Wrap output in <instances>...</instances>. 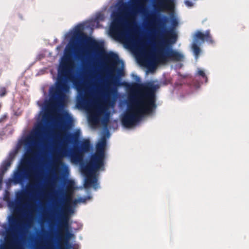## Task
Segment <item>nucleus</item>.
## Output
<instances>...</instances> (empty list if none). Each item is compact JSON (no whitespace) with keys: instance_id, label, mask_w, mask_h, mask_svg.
<instances>
[{"instance_id":"nucleus-11","label":"nucleus","mask_w":249,"mask_h":249,"mask_svg":"<svg viewBox=\"0 0 249 249\" xmlns=\"http://www.w3.org/2000/svg\"><path fill=\"white\" fill-rule=\"evenodd\" d=\"M110 33L114 37L121 39L126 35V31L122 22V17L120 13H113L112 21L110 27Z\"/></svg>"},{"instance_id":"nucleus-3","label":"nucleus","mask_w":249,"mask_h":249,"mask_svg":"<svg viewBox=\"0 0 249 249\" xmlns=\"http://www.w3.org/2000/svg\"><path fill=\"white\" fill-rule=\"evenodd\" d=\"M106 138L103 136L96 146V152L92 154L86 165L81 168V171L85 176L84 187L88 188L93 187L96 190L99 187L96 173L104 170Z\"/></svg>"},{"instance_id":"nucleus-12","label":"nucleus","mask_w":249,"mask_h":249,"mask_svg":"<svg viewBox=\"0 0 249 249\" xmlns=\"http://www.w3.org/2000/svg\"><path fill=\"white\" fill-rule=\"evenodd\" d=\"M45 127L42 123L38 124L36 127L32 136L29 138L28 142L30 145H36L43 139L45 134Z\"/></svg>"},{"instance_id":"nucleus-6","label":"nucleus","mask_w":249,"mask_h":249,"mask_svg":"<svg viewBox=\"0 0 249 249\" xmlns=\"http://www.w3.org/2000/svg\"><path fill=\"white\" fill-rule=\"evenodd\" d=\"M80 132L76 131L74 133L66 134L65 131H62L60 134V137L63 138V146L60 149L57 156V161L60 165H64L61 160L64 156H69L72 161L78 162L82 160L83 153L80 150L79 147L74 146L73 148L68 150L65 148V144L76 143L78 142Z\"/></svg>"},{"instance_id":"nucleus-13","label":"nucleus","mask_w":249,"mask_h":249,"mask_svg":"<svg viewBox=\"0 0 249 249\" xmlns=\"http://www.w3.org/2000/svg\"><path fill=\"white\" fill-rule=\"evenodd\" d=\"M205 40L210 43L213 42L210 31H206L205 34L199 31H196L194 36V42L200 44Z\"/></svg>"},{"instance_id":"nucleus-34","label":"nucleus","mask_w":249,"mask_h":249,"mask_svg":"<svg viewBox=\"0 0 249 249\" xmlns=\"http://www.w3.org/2000/svg\"><path fill=\"white\" fill-rule=\"evenodd\" d=\"M85 53H86V51H85L84 50L82 51V54H84Z\"/></svg>"},{"instance_id":"nucleus-24","label":"nucleus","mask_w":249,"mask_h":249,"mask_svg":"<svg viewBox=\"0 0 249 249\" xmlns=\"http://www.w3.org/2000/svg\"><path fill=\"white\" fill-rule=\"evenodd\" d=\"M133 2L138 5L139 8L142 11L144 8V6L140 3V0H135Z\"/></svg>"},{"instance_id":"nucleus-9","label":"nucleus","mask_w":249,"mask_h":249,"mask_svg":"<svg viewBox=\"0 0 249 249\" xmlns=\"http://www.w3.org/2000/svg\"><path fill=\"white\" fill-rule=\"evenodd\" d=\"M84 26L82 24L77 25L73 31L72 39L79 40L81 42H85L89 47L86 53H89L91 52L97 53L103 49V45L95 39L89 37L83 32Z\"/></svg>"},{"instance_id":"nucleus-10","label":"nucleus","mask_w":249,"mask_h":249,"mask_svg":"<svg viewBox=\"0 0 249 249\" xmlns=\"http://www.w3.org/2000/svg\"><path fill=\"white\" fill-rule=\"evenodd\" d=\"M120 83L119 77L114 75L111 71L109 75V80L105 85H102L100 88V92L103 94L107 101H109L110 97L117 93L116 87L122 85Z\"/></svg>"},{"instance_id":"nucleus-16","label":"nucleus","mask_w":249,"mask_h":249,"mask_svg":"<svg viewBox=\"0 0 249 249\" xmlns=\"http://www.w3.org/2000/svg\"><path fill=\"white\" fill-rule=\"evenodd\" d=\"M14 158V154H10L9 157L2 162L0 167V173L4 174V173L7 171L8 169L11 166Z\"/></svg>"},{"instance_id":"nucleus-14","label":"nucleus","mask_w":249,"mask_h":249,"mask_svg":"<svg viewBox=\"0 0 249 249\" xmlns=\"http://www.w3.org/2000/svg\"><path fill=\"white\" fill-rule=\"evenodd\" d=\"M175 0H159L158 6L160 10H172L174 7Z\"/></svg>"},{"instance_id":"nucleus-19","label":"nucleus","mask_w":249,"mask_h":249,"mask_svg":"<svg viewBox=\"0 0 249 249\" xmlns=\"http://www.w3.org/2000/svg\"><path fill=\"white\" fill-rule=\"evenodd\" d=\"M107 59L110 62L116 63L119 59V57L117 54L111 53L108 54Z\"/></svg>"},{"instance_id":"nucleus-31","label":"nucleus","mask_w":249,"mask_h":249,"mask_svg":"<svg viewBox=\"0 0 249 249\" xmlns=\"http://www.w3.org/2000/svg\"><path fill=\"white\" fill-rule=\"evenodd\" d=\"M6 115H4L0 118V122H2L6 118Z\"/></svg>"},{"instance_id":"nucleus-2","label":"nucleus","mask_w":249,"mask_h":249,"mask_svg":"<svg viewBox=\"0 0 249 249\" xmlns=\"http://www.w3.org/2000/svg\"><path fill=\"white\" fill-rule=\"evenodd\" d=\"M73 64L68 58L62 62L58 70V76L55 88L50 90L51 102L55 106L62 103L65 93L69 90L68 82L76 86L79 84L76 75L73 71Z\"/></svg>"},{"instance_id":"nucleus-29","label":"nucleus","mask_w":249,"mask_h":249,"mask_svg":"<svg viewBox=\"0 0 249 249\" xmlns=\"http://www.w3.org/2000/svg\"><path fill=\"white\" fill-rule=\"evenodd\" d=\"M3 175L4 174L0 173V187L1 186Z\"/></svg>"},{"instance_id":"nucleus-26","label":"nucleus","mask_w":249,"mask_h":249,"mask_svg":"<svg viewBox=\"0 0 249 249\" xmlns=\"http://www.w3.org/2000/svg\"><path fill=\"white\" fill-rule=\"evenodd\" d=\"M50 118V116L49 114L44 113L43 115L42 119L44 122H48Z\"/></svg>"},{"instance_id":"nucleus-4","label":"nucleus","mask_w":249,"mask_h":249,"mask_svg":"<svg viewBox=\"0 0 249 249\" xmlns=\"http://www.w3.org/2000/svg\"><path fill=\"white\" fill-rule=\"evenodd\" d=\"M177 40V35L173 29L165 31L164 37L160 42V47L156 53L152 54L150 57L151 62L164 63L169 60L179 61L183 59V54L176 50L169 48V46L175 43Z\"/></svg>"},{"instance_id":"nucleus-27","label":"nucleus","mask_w":249,"mask_h":249,"mask_svg":"<svg viewBox=\"0 0 249 249\" xmlns=\"http://www.w3.org/2000/svg\"><path fill=\"white\" fill-rule=\"evenodd\" d=\"M185 4L188 7H192L194 5L193 3L188 0H186L184 1Z\"/></svg>"},{"instance_id":"nucleus-17","label":"nucleus","mask_w":249,"mask_h":249,"mask_svg":"<svg viewBox=\"0 0 249 249\" xmlns=\"http://www.w3.org/2000/svg\"><path fill=\"white\" fill-rule=\"evenodd\" d=\"M90 147V144L89 141V140H84L81 142L79 148L84 154L89 151Z\"/></svg>"},{"instance_id":"nucleus-1","label":"nucleus","mask_w":249,"mask_h":249,"mask_svg":"<svg viewBox=\"0 0 249 249\" xmlns=\"http://www.w3.org/2000/svg\"><path fill=\"white\" fill-rule=\"evenodd\" d=\"M159 88L158 85L152 82L132 84V88L135 91L131 97L132 107L122 119L125 127L132 126L142 115L150 114L156 109V92Z\"/></svg>"},{"instance_id":"nucleus-22","label":"nucleus","mask_w":249,"mask_h":249,"mask_svg":"<svg viewBox=\"0 0 249 249\" xmlns=\"http://www.w3.org/2000/svg\"><path fill=\"white\" fill-rule=\"evenodd\" d=\"M7 94V90L5 87L0 88V97H2Z\"/></svg>"},{"instance_id":"nucleus-30","label":"nucleus","mask_w":249,"mask_h":249,"mask_svg":"<svg viewBox=\"0 0 249 249\" xmlns=\"http://www.w3.org/2000/svg\"><path fill=\"white\" fill-rule=\"evenodd\" d=\"M172 24L173 26H176L178 25V21L176 19H174L172 21Z\"/></svg>"},{"instance_id":"nucleus-20","label":"nucleus","mask_w":249,"mask_h":249,"mask_svg":"<svg viewBox=\"0 0 249 249\" xmlns=\"http://www.w3.org/2000/svg\"><path fill=\"white\" fill-rule=\"evenodd\" d=\"M168 21V18L166 17H165L163 19L160 20L159 21V25L160 27L161 28H164L165 26L166 23Z\"/></svg>"},{"instance_id":"nucleus-25","label":"nucleus","mask_w":249,"mask_h":249,"mask_svg":"<svg viewBox=\"0 0 249 249\" xmlns=\"http://www.w3.org/2000/svg\"><path fill=\"white\" fill-rule=\"evenodd\" d=\"M156 15L155 14H152L149 16L148 20L150 23L151 24L154 23L156 19Z\"/></svg>"},{"instance_id":"nucleus-32","label":"nucleus","mask_w":249,"mask_h":249,"mask_svg":"<svg viewBox=\"0 0 249 249\" xmlns=\"http://www.w3.org/2000/svg\"><path fill=\"white\" fill-rule=\"evenodd\" d=\"M118 73L120 75H122V73H123V71L122 70H118Z\"/></svg>"},{"instance_id":"nucleus-33","label":"nucleus","mask_w":249,"mask_h":249,"mask_svg":"<svg viewBox=\"0 0 249 249\" xmlns=\"http://www.w3.org/2000/svg\"><path fill=\"white\" fill-rule=\"evenodd\" d=\"M136 77V80L138 81H139L140 80V78L137 76Z\"/></svg>"},{"instance_id":"nucleus-15","label":"nucleus","mask_w":249,"mask_h":249,"mask_svg":"<svg viewBox=\"0 0 249 249\" xmlns=\"http://www.w3.org/2000/svg\"><path fill=\"white\" fill-rule=\"evenodd\" d=\"M89 103L90 100L86 95L80 93L77 100V107L81 108H86L89 106Z\"/></svg>"},{"instance_id":"nucleus-23","label":"nucleus","mask_w":249,"mask_h":249,"mask_svg":"<svg viewBox=\"0 0 249 249\" xmlns=\"http://www.w3.org/2000/svg\"><path fill=\"white\" fill-rule=\"evenodd\" d=\"M197 74L201 77L205 79V82H207L208 80L207 77L206 76L204 71L201 70H198Z\"/></svg>"},{"instance_id":"nucleus-28","label":"nucleus","mask_w":249,"mask_h":249,"mask_svg":"<svg viewBox=\"0 0 249 249\" xmlns=\"http://www.w3.org/2000/svg\"><path fill=\"white\" fill-rule=\"evenodd\" d=\"M96 18L98 20H102L104 18V16L102 14H99L97 15Z\"/></svg>"},{"instance_id":"nucleus-5","label":"nucleus","mask_w":249,"mask_h":249,"mask_svg":"<svg viewBox=\"0 0 249 249\" xmlns=\"http://www.w3.org/2000/svg\"><path fill=\"white\" fill-rule=\"evenodd\" d=\"M73 189L74 182L71 180H68L66 184V190L63 193V199L66 206L61 215L59 225V229L64 232L62 238L63 244L60 246V249H69L71 247L69 240L72 234L69 232V221L70 214L74 212L73 209L71 205Z\"/></svg>"},{"instance_id":"nucleus-21","label":"nucleus","mask_w":249,"mask_h":249,"mask_svg":"<svg viewBox=\"0 0 249 249\" xmlns=\"http://www.w3.org/2000/svg\"><path fill=\"white\" fill-rule=\"evenodd\" d=\"M86 198H83L82 197L79 198L78 199V200H77L76 199H75L74 200L72 199V201H71V203L73 205H76L78 203V202H85L86 201Z\"/></svg>"},{"instance_id":"nucleus-18","label":"nucleus","mask_w":249,"mask_h":249,"mask_svg":"<svg viewBox=\"0 0 249 249\" xmlns=\"http://www.w3.org/2000/svg\"><path fill=\"white\" fill-rule=\"evenodd\" d=\"M192 49L195 57L196 58L198 57L200 53L201 50L196 42H193L192 44Z\"/></svg>"},{"instance_id":"nucleus-8","label":"nucleus","mask_w":249,"mask_h":249,"mask_svg":"<svg viewBox=\"0 0 249 249\" xmlns=\"http://www.w3.org/2000/svg\"><path fill=\"white\" fill-rule=\"evenodd\" d=\"M28 224L27 217H10L9 219V228L15 236L13 240L7 244L1 246L0 249H21V246L16 234H22Z\"/></svg>"},{"instance_id":"nucleus-7","label":"nucleus","mask_w":249,"mask_h":249,"mask_svg":"<svg viewBox=\"0 0 249 249\" xmlns=\"http://www.w3.org/2000/svg\"><path fill=\"white\" fill-rule=\"evenodd\" d=\"M34 178L35 183L31 184L29 189L33 190L37 186V183L40 178V176L36 166H33L29 159H26L22 161L18 169L14 173V181L16 183L22 182L25 179H31Z\"/></svg>"}]
</instances>
